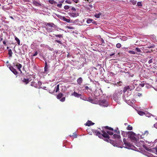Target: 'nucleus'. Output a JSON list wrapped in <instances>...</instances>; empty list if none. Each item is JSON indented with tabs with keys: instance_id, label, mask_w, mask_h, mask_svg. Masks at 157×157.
Wrapping results in <instances>:
<instances>
[{
	"instance_id": "nucleus-1",
	"label": "nucleus",
	"mask_w": 157,
	"mask_h": 157,
	"mask_svg": "<svg viewBox=\"0 0 157 157\" xmlns=\"http://www.w3.org/2000/svg\"><path fill=\"white\" fill-rule=\"evenodd\" d=\"M102 132L103 133L102 134L101 133L99 132L98 131H95L94 133L97 136H98L100 138H102V137L108 139L109 138V135L105 131H102Z\"/></svg>"
},
{
	"instance_id": "nucleus-2",
	"label": "nucleus",
	"mask_w": 157,
	"mask_h": 157,
	"mask_svg": "<svg viewBox=\"0 0 157 157\" xmlns=\"http://www.w3.org/2000/svg\"><path fill=\"white\" fill-rule=\"evenodd\" d=\"M122 91L121 90L120 91H119L117 93H116L114 94L113 96V98L114 100L116 101L117 103H118V104H119L120 103L119 100L121 98V95L122 93Z\"/></svg>"
},
{
	"instance_id": "nucleus-3",
	"label": "nucleus",
	"mask_w": 157,
	"mask_h": 157,
	"mask_svg": "<svg viewBox=\"0 0 157 157\" xmlns=\"http://www.w3.org/2000/svg\"><path fill=\"white\" fill-rule=\"evenodd\" d=\"M46 29L47 32H51L53 31V29L52 28H54L55 26V24L52 23H48L46 24Z\"/></svg>"
},
{
	"instance_id": "nucleus-4",
	"label": "nucleus",
	"mask_w": 157,
	"mask_h": 157,
	"mask_svg": "<svg viewBox=\"0 0 157 157\" xmlns=\"http://www.w3.org/2000/svg\"><path fill=\"white\" fill-rule=\"evenodd\" d=\"M114 133H116L117 134H114L113 136V138L114 139H116L119 140L121 138L120 131L118 130V128L115 130L113 129Z\"/></svg>"
},
{
	"instance_id": "nucleus-5",
	"label": "nucleus",
	"mask_w": 157,
	"mask_h": 157,
	"mask_svg": "<svg viewBox=\"0 0 157 157\" xmlns=\"http://www.w3.org/2000/svg\"><path fill=\"white\" fill-rule=\"evenodd\" d=\"M98 104L105 107L107 106L108 105V102L105 100H99Z\"/></svg>"
},
{
	"instance_id": "nucleus-6",
	"label": "nucleus",
	"mask_w": 157,
	"mask_h": 157,
	"mask_svg": "<svg viewBox=\"0 0 157 157\" xmlns=\"http://www.w3.org/2000/svg\"><path fill=\"white\" fill-rule=\"evenodd\" d=\"M59 85L58 84L54 88H53V87H52L51 89L49 90V92L51 93H54L55 91V89H56V92H57L59 90Z\"/></svg>"
},
{
	"instance_id": "nucleus-7",
	"label": "nucleus",
	"mask_w": 157,
	"mask_h": 157,
	"mask_svg": "<svg viewBox=\"0 0 157 157\" xmlns=\"http://www.w3.org/2000/svg\"><path fill=\"white\" fill-rule=\"evenodd\" d=\"M13 64L14 67H15L16 66L17 67V68L19 71H20L21 72H22L21 70V68L22 67V66L21 64H20L19 63L16 62V63H13Z\"/></svg>"
},
{
	"instance_id": "nucleus-8",
	"label": "nucleus",
	"mask_w": 157,
	"mask_h": 157,
	"mask_svg": "<svg viewBox=\"0 0 157 157\" xmlns=\"http://www.w3.org/2000/svg\"><path fill=\"white\" fill-rule=\"evenodd\" d=\"M135 134L132 132H128V137L132 140H134L135 138Z\"/></svg>"
},
{
	"instance_id": "nucleus-9",
	"label": "nucleus",
	"mask_w": 157,
	"mask_h": 157,
	"mask_svg": "<svg viewBox=\"0 0 157 157\" xmlns=\"http://www.w3.org/2000/svg\"><path fill=\"white\" fill-rule=\"evenodd\" d=\"M9 69L15 75H17L18 74V72L12 66H10L9 67Z\"/></svg>"
},
{
	"instance_id": "nucleus-10",
	"label": "nucleus",
	"mask_w": 157,
	"mask_h": 157,
	"mask_svg": "<svg viewBox=\"0 0 157 157\" xmlns=\"http://www.w3.org/2000/svg\"><path fill=\"white\" fill-rule=\"evenodd\" d=\"M123 141L126 148H128L131 147V144L130 143L127 142L125 138L123 139Z\"/></svg>"
},
{
	"instance_id": "nucleus-11",
	"label": "nucleus",
	"mask_w": 157,
	"mask_h": 157,
	"mask_svg": "<svg viewBox=\"0 0 157 157\" xmlns=\"http://www.w3.org/2000/svg\"><path fill=\"white\" fill-rule=\"evenodd\" d=\"M123 99L126 102H129L128 101H130V99L127 95H124L123 97Z\"/></svg>"
},
{
	"instance_id": "nucleus-12",
	"label": "nucleus",
	"mask_w": 157,
	"mask_h": 157,
	"mask_svg": "<svg viewBox=\"0 0 157 157\" xmlns=\"http://www.w3.org/2000/svg\"><path fill=\"white\" fill-rule=\"evenodd\" d=\"M21 80L22 82L26 85L28 84L30 81L29 79L28 78H21Z\"/></svg>"
},
{
	"instance_id": "nucleus-13",
	"label": "nucleus",
	"mask_w": 157,
	"mask_h": 157,
	"mask_svg": "<svg viewBox=\"0 0 157 157\" xmlns=\"http://www.w3.org/2000/svg\"><path fill=\"white\" fill-rule=\"evenodd\" d=\"M71 95L72 96H74L78 98L82 96L81 94H78L75 91L73 93L71 94Z\"/></svg>"
},
{
	"instance_id": "nucleus-14",
	"label": "nucleus",
	"mask_w": 157,
	"mask_h": 157,
	"mask_svg": "<svg viewBox=\"0 0 157 157\" xmlns=\"http://www.w3.org/2000/svg\"><path fill=\"white\" fill-rule=\"evenodd\" d=\"M94 123L92 122L91 121L88 120L86 124V125L88 126L94 124Z\"/></svg>"
},
{
	"instance_id": "nucleus-15",
	"label": "nucleus",
	"mask_w": 157,
	"mask_h": 157,
	"mask_svg": "<svg viewBox=\"0 0 157 157\" xmlns=\"http://www.w3.org/2000/svg\"><path fill=\"white\" fill-rule=\"evenodd\" d=\"M83 80L81 77H79L77 80V83L79 85H81L82 83Z\"/></svg>"
},
{
	"instance_id": "nucleus-16",
	"label": "nucleus",
	"mask_w": 157,
	"mask_h": 157,
	"mask_svg": "<svg viewBox=\"0 0 157 157\" xmlns=\"http://www.w3.org/2000/svg\"><path fill=\"white\" fill-rule=\"evenodd\" d=\"M68 14L70 16L72 17H75L77 16L75 13L69 12L68 13Z\"/></svg>"
},
{
	"instance_id": "nucleus-17",
	"label": "nucleus",
	"mask_w": 157,
	"mask_h": 157,
	"mask_svg": "<svg viewBox=\"0 0 157 157\" xmlns=\"http://www.w3.org/2000/svg\"><path fill=\"white\" fill-rule=\"evenodd\" d=\"M127 87L128 88V90L129 91H131L132 90L134 89L135 88L134 86L132 85L127 86Z\"/></svg>"
},
{
	"instance_id": "nucleus-18",
	"label": "nucleus",
	"mask_w": 157,
	"mask_h": 157,
	"mask_svg": "<svg viewBox=\"0 0 157 157\" xmlns=\"http://www.w3.org/2000/svg\"><path fill=\"white\" fill-rule=\"evenodd\" d=\"M93 20L89 19L87 20L86 22L88 24H90L91 22H92L93 23H94L95 22L94 21L93 22Z\"/></svg>"
},
{
	"instance_id": "nucleus-19",
	"label": "nucleus",
	"mask_w": 157,
	"mask_h": 157,
	"mask_svg": "<svg viewBox=\"0 0 157 157\" xmlns=\"http://www.w3.org/2000/svg\"><path fill=\"white\" fill-rule=\"evenodd\" d=\"M62 20H63L64 21H65L68 23H69L70 22V19H67L64 17H62Z\"/></svg>"
},
{
	"instance_id": "nucleus-20",
	"label": "nucleus",
	"mask_w": 157,
	"mask_h": 157,
	"mask_svg": "<svg viewBox=\"0 0 157 157\" xmlns=\"http://www.w3.org/2000/svg\"><path fill=\"white\" fill-rule=\"evenodd\" d=\"M98 101H99L97 99L95 98V99H93L92 103L98 104Z\"/></svg>"
},
{
	"instance_id": "nucleus-21",
	"label": "nucleus",
	"mask_w": 157,
	"mask_h": 157,
	"mask_svg": "<svg viewBox=\"0 0 157 157\" xmlns=\"http://www.w3.org/2000/svg\"><path fill=\"white\" fill-rule=\"evenodd\" d=\"M63 96V94L60 93H59L57 95V98L58 99H60Z\"/></svg>"
},
{
	"instance_id": "nucleus-22",
	"label": "nucleus",
	"mask_w": 157,
	"mask_h": 157,
	"mask_svg": "<svg viewBox=\"0 0 157 157\" xmlns=\"http://www.w3.org/2000/svg\"><path fill=\"white\" fill-rule=\"evenodd\" d=\"M107 133L109 134L110 135H113L114 132L113 131H111L110 130H108L106 131Z\"/></svg>"
},
{
	"instance_id": "nucleus-23",
	"label": "nucleus",
	"mask_w": 157,
	"mask_h": 157,
	"mask_svg": "<svg viewBox=\"0 0 157 157\" xmlns=\"http://www.w3.org/2000/svg\"><path fill=\"white\" fill-rule=\"evenodd\" d=\"M8 54L9 57H11L12 56V55L13 54L12 50L11 49H9L8 51Z\"/></svg>"
},
{
	"instance_id": "nucleus-24",
	"label": "nucleus",
	"mask_w": 157,
	"mask_h": 157,
	"mask_svg": "<svg viewBox=\"0 0 157 157\" xmlns=\"http://www.w3.org/2000/svg\"><path fill=\"white\" fill-rule=\"evenodd\" d=\"M138 114L140 116H143L145 114V113L144 112L142 111H138Z\"/></svg>"
},
{
	"instance_id": "nucleus-25",
	"label": "nucleus",
	"mask_w": 157,
	"mask_h": 157,
	"mask_svg": "<svg viewBox=\"0 0 157 157\" xmlns=\"http://www.w3.org/2000/svg\"><path fill=\"white\" fill-rule=\"evenodd\" d=\"M130 2L132 4L134 5H136L137 2L135 0H130Z\"/></svg>"
},
{
	"instance_id": "nucleus-26",
	"label": "nucleus",
	"mask_w": 157,
	"mask_h": 157,
	"mask_svg": "<svg viewBox=\"0 0 157 157\" xmlns=\"http://www.w3.org/2000/svg\"><path fill=\"white\" fill-rule=\"evenodd\" d=\"M70 136L71 137H74V138H76L77 137V135L75 132L73 133L72 135H70Z\"/></svg>"
},
{
	"instance_id": "nucleus-27",
	"label": "nucleus",
	"mask_w": 157,
	"mask_h": 157,
	"mask_svg": "<svg viewBox=\"0 0 157 157\" xmlns=\"http://www.w3.org/2000/svg\"><path fill=\"white\" fill-rule=\"evenodd\" d=\"M15 40L17 41L18 44L19 45H20V40L17 37H15Z\"/></svg>"
},
{
	"instance_id": "nucleus-28",
	"label": "nucleus",
	"mask_w": 157,
	"mask_h": 157,
	"mask_svg": "<svg viewBox=\"0 0 157 157\" xmlns=\"http://www.w3.org/2000/svg\"><path fill=\"white\" fill-rule=\"evenodd\" d=\"M127 129L128 130H131L132 129V127L130 125H128L127 127Z\"/></svg>"
},
{
	"instance_id": "nucleus-29",
	"label": "nucleus",
	"mask_w": 157,
	"mask_h": 157,
	"mask_svg": "<svg viewBox=\"0 0 157 157\" xmlns=\"http://www.w3.org/2000/svg\"><path fill=\"white\" fill-rule=\"evenodd\" d=\"M128 52L131 54L133 55H135L137 54L136 52L132 51L129 50L128 51Z\"/></svg>"
},
{
	"instance_id": "nucleus-30",
	"label": "nucleus",
	"mask_w": 157,
	"mask_h": 157,
	"mask_svg": "<svg viewBox=\"0 0 157 157\" xmlns=\"http://www.w3.org/2000/svg\"><path fill=\"white\" fill-rule=\"evenodd\" d=\"M101 14L100 13H99L98 14H96L94 15V17L97 18H99L100 17V16L101 15Z\"/></svg>"
},
{
	"instance_id": "nucleus-31",
	"label": "nucleus",
	"mask_w": 157,
	"mask_h": 157,
	"mask_svg": "<svg viewBox=\"0 0 157 157\" xmlns=\"http://www.w3.org/2000/svg\"><path fill=\"white\" fill-rule=\"evenodd\" d=\"M105 128L106 129H109V130L113 131V129L112 128L109 127L108 126H106L105 127Z\"/></svg>"
},
{
	"instance_id": "nucleus-32",
	"label": "nucleus",
	"mask_w": 157,
	"mask_h": 157,
	"mask_svg": "<svg viewBox=\"0 0 157 157\" xmlns=\"http://www.w3.org/2000/svg\"><path fill=\"white\" fill-rule=\"evenodd\" d=\"M93 99H92L91 97H89L88 98V101L91 103H93Z\"/></svg>"
},
{
	"instance_id": "nucleus-33",
	"label": "nucleus",
	"mask_w": 157,
	"mask_h": 157,
	"mask_svg": "<svg viewBox=\"0 0 157 157\" xmlns=\"http://www.w3.org/2000/svg\"><path fill=\"white\" fill-rule=\"evenodd\" d=\"M54 35L57 37H59V38H63V35L61 34H59V35H56L55 34Z\"/></svg>"
},
{
	"instance_id": "nucleus-34",
	"label": "nucleus",
	"mask_w": 157,
	"mask_h": 157,
	"mask_svg": "<svg viewBox=\"0 0 157 157\" xmlns=\"http://www.w3.org/2000/svg\"><path fill=\"white\" fill-rule=\"evenodd\" d=\"M109 74L110 76H113L115 75L113 72H109Z\"/></svg>"
},
{
	"instance_id": "nucleus-35",
	"label": "nucleus",
	"mask_w": 157,
	"mask_h": 157,
	"mask_svg": "<svg viewBox=\"0 0 157 157\" xmlns=\"http://www.w3.org/2000/svg\"><path fill=\"white\" fill-rule=\"evenodd\" d=\"M116 46L117 48H120L121 47V44L120 43H117L116 44Z\"/></svg>"
},
{
	"instance_id": "nucleus-36",
	"label": "nucleus",
	"mask_w": 157,
	"mask_h": 157,
	"mask_svg": "<svg viewBox=\"0 0 157 157\" xmlns=\"http://www.w3.org/2000/svg\"><path fill=\"white\" fill-rule=\"evenodd\" d=\"M127 86H125L124 88L123 92L124 93L126 92L128 90V89Z\"/></svg>"
},
{
	"instance_id": "nucleus-37",
	"label": "nucleus",
	"mask_w": 157,
	"mask_h": 157,
	"mask_svg": "<svg viewBox=\"0 0 157 157\" xmlns=\"http://www.w3.org/2000/svg\"><path fill=\"white\" fill-rule=\"evenodd\" d=\"M137 5L139 6H142V2H138L137 3Z\"/></svg>"
},
{
	"instance_id": "nucleus-38",
	"label": "nucleus",
	"mask_w": 157,
	"mask_h": 157,
	"mask_svg": "<svg viewBox=\"0 0 157 157\" xmlns=\"http://www.w3.org/2000/svg\"><path fill=\"white\" fill-rule=\"evenodd\" d=\"M67 28L69 29H75V28L72 26H67Z\"/></svg>"
},
{
	"instance_id": "nucleus-39",
	"label": "nucleus",
	"mask_w": 157,
	"mask_h": 157,
	"mask_svg": "<svg viewBox=\"0 0 157 157\" xmlns=\"http://www.w3.org/2000/svg\"><path fill=\"white\" fill-rule=\"evenodd\" d=\"M69 8H70V6L68 5L65 6L64 7V8L65 10H68Z\"/></svg>"
},
{
	"instance_id": "nucleus-40",
	"label": "nucleus",
	"mask_w": 157,
	"mask_h": 157,
	"mask_svg": "<svg viewBox=\"0 0 157 157\" xmlns=\"http://www.w3.org/2000/svg\"><path fill=\"white\" fill-rule=\"evenodd\" d=\"M136 51L137 52H141V50L139 48H136Z\"/></svg>"
},
{
	"instance_id": "nucleus-41",
	"label": "nucleus",
	"mask_w": 157,
	"mask_h": 157,
	"mask_svg": "<svg viewBox=\"0 0 157 157\" xmlns=\"http://www.w3.org/2000/svg\"><path fill=\"white\" fill-rule=\"evenodd\" d=\"M65 2L69 4H71V2L70 0H66L65 1Z\"/></svg>"
},
{
	"instance_id": "nucleus-42",
	"label": "nucleus",
	"mask_w": 157,
	"mask_h": 157,
	"mask_svg": "<svg viewBox=\"0 0 157 157\" xmlns=\"http://www.w3.org/2000/svg\"><path fill=\"white\" fill-rule=\"evenodd\" d=\"M65 97H63L60 100V101L62 102H63L65 101Z\"/></svg>"
},
{
	"instance_id": "nucleus-43",
	"label": "nucleus",
	"mask_w": 157,
	"mask_h": 157,
	"mask_svg": "<svg viewBox=\"0 0 157 157\" xmlns=\"http://www.w3.org/2000/svg\"><path fill=\"white\" fill-rule=\"evenodd\" d=\"M57 6L59 8H61L62 6V4L61 3L58 4L57 5Z\"/></svg>"
},
{
	"instance_id": "nucleus-44",
	"label": "nucleus",
	"mask_w": 157,
	"mask_h": 157,
	"mask_svg": "<svg viewBox=\"0 0 157 157\" xmlns=\"http://www.w3.org/2000/svg\"><path fill=\"white\" fill-rule=\"evenodd\" d=\"M82 99L84 100L87 101H88V98H86L85 97H83V98H82Z\"/></svg>"
},
{
	"instance_id": "nucleus-45",
	"label": "nucleus",
	"mask_w": 157,
	"mask_h": 157,
	"mask_svg": "<svg viewBox=\"0 0 157 157\" xmlns=\"http://www.w3.org/2000/svg\"><path fill=\"white\" fill-rule=\"evenodd\" d=\"M55 41L56 42H57V43H59L60 44H62V43L61 41H60V40H56Z\"/></svg>"
},
{
	"instance_id": "nucleus-46",
	"label": "nucleus",
	"mask_w": 157,
	"mask_h": 157,
	"mask_svg": "<svg viewBox=\"0 0 157 157\" xmlns=\"http://www.w3.org/2000/svg\"><path fill=\"white\" fill-rule=\"evenodd\" d=\"M140 85L141 87H143L144 86L145 84H144V82H143V83H142L141 84H140Z\"/></svg>"
},
{
	"instance_id": "nucleus-47",
	"label": "nucleus",
	"mask_w": 157,
	"mask_h": 157,
	"mask_svg": "<svg viewBox=\"0 0 157 157\" xmlns=\"http://www.w3.org/2000/svg\"><path fill=\"white\" fill-rule=\"evenodd\" d=\"M153 62V60L152 59H150L149 61H148V63L149 64L152 63Z\"/></svg>"
},
{
	"instance_id": "nucleus-48",
	"label": "nucleus",
	"mask_w": 157,
	"mask_h": 157,
	"mask_svg": "<svg viewBox=\"0 0 157 157\" xmlns=\"http://www.w3.org/2000/svg\"><path fill=\"white\" fill-rule=\"evenodd\" d=\"M44 70L45 72L47 71L48 70V67H44Z\"/></svg>"
},
{
	"instance_id": "nucleus-49",
	"label": "nucleus",
	"mask_w": 157,
	"mask_h": 157,
	"mask_svg": "<svg viewBox=\"0 0 157 157\" xmlns=\"http://www.w3.org/2000/svg\"><path fill=\"white\" fill-rule=\"evenodd\" d=\"M38 54V52L37 51H36L35 52V53L33 55V56H36Z\"/></svg>"
},
{
	"instance_id": "nucleus-50",
	"label": "nucleus",
	"mask_w": 157,
	"mask_h": 157,
	"mask_svg": "<svg viewBox=\"0 0 157 157\" xmlns=\"http://www.w3.org/2000/svg\"><path fill=\"white\" fill-rule=\"evenodd\" d=\"M71 10L75 11H76V9L74 7H72L71 8Z\"/></svg>"
},
{
	"instance_id": "nucleus-51",
	"label": "nucleus",
	"mask_w": 157,
	"mask_h": 157,
	"mask_svg": "<svg viewBox=\"0 0 157 157\" xmlns=\"http://www.w3.org/2000/svg\"><path fill=\"white\" fill-rule=\"evenodd\" d=\"M75 3H78V0H72Z\"/></svg>"
},
{
	"instance_id": "nucleus-52",
	"label": "nucleus",
	"mask_w": 157,
	"mask_h": 157,
	"mask_svg": "<svg viewBox=\"0 0 157 157\" xmlns=\"http://www.w3.org/2000/svg\"><path fill=\"white\" fill-rule=\"evenodd\" d=\"M155 45H151V46H150V47H148V48H154V47H155Z\"/></svg>"
},
{
	"instance_id": "nucleus-53",
	"label": "nucleus",
	"mask_w": 157,
	"mask_h": 157,
	"mask_svg": "<svg viewBox=\"0 0 157 157\" xmlns=\"http://www.w3.org/2000/svg\"><path fill=\"white\" fill-rule=\"evenodd\" d=\"M154 127L155 128H157V122L156 123H155V124H154Z\"/></svg>"
},
{
	"instance_id": "nucleus-54",
	"label": "nucleus",
	"mask_w": 157,
	"mask_h": 157,
	"mask_svg": "<svg viewBox=\"0 0 157 157\" xmlns=\"http://www.w3.org/2000/svg\"><path fill=\"white\" fill-rule=\"evenodd\" d=\"M148 134V132L147 131H146L145 132V133H144V134H146V135H147Z\"/></svg>"
},
{
	"instance_id": "nucleus-55",
	"label": "nucleus",
	"mask_w": 157,
	"mask_h": 157,
	"mask_svg": "<svg viewBox=\"0 0 157 157\" xmlns=\"http://www.w3.org/2000/svg\"><path fill=\"white\" fill-rule=\"evenodd\" d=\"M38 85H40V86L42 84V82L40 81L38 82Z\"/></svg>"
},
{
	"instance_id": "nucleus-56",
	"label": "nucleus",
	"mask_w": 157,
	"mask_h": 157,
	"mask_svg": "<svg viewBox=\"0 0 157 157\" xmlns=\"http://www.w3.org/2000/svg\"><path fill=\"white\" fill-rule=\"evenodd\" d=\"M48 67L47 63V62H45V67Z\"/></svg>"
},
{
	"instance_id": "nucleus-57",
	"label": "nucleus",
	"mask_w": 157,
	"mask_h": 157,
	"mask_svg": "<svg viewBox=\"0 0 157 157\" xmlns=\"http://www.w3.org/2000/svg\"><path fill=\"white\" fill-rule=\"evenodd\" d=\"M3 44L5 45V46H6V41H4L3 42Z\"/></svg>"
},
{
	"instance_id": "nucleus-58",
	"label": "nucleus",
	"mask_w": 157,
	"mask_h": 157,
	"mask_svg": "<svg viewBox=\"0 0 157 157\" xmlns=\"http://www.w3.org/2000/svg\"><path fill=\"white\" fill-rule=\"evenodd\" d=\"M142 95V94H141L140 93H138V96H140Z\"/></svg>"
},
{
	"instance_id": "nucleus-59",
	"label": "nucleus",
	"mask_w": 157,
	"mask_h": 157,
	"mask_svg": "<svg viewBox=\"0 0 157 157\" xmlns=\"http://www.w3.org/2000/svg\"><path fill=\"white\" fill-rule=\"evenodd\" d=\"M85 90H88L89 88L88 86H85Z\"/></svg>"
},
{
	"instance_id": "nucleus-60",
	"label": "nucleus",
	"mask_w": 157,
	"mask_h": 157,
	"mask_svg": "<svg viewBox=\"0 0 157 157\" xmlns=\"http://www.w3.org/2000/svg\"><path fill=\"white\" fill-rule=\"evenodd\" d=\"M88 6L90 7L91 8H93V6L91 4H89L88 5Z\"/></svg>"
},
{
	"instance_id": "nucleus-61",
	"label": "nucleus",
	"mask_w": 157,
	"mask_h": 157,
	"mask_svg": "<svg viewBox=\"0 0 157 157\" xmlns=\"http://www.w3.org/2000/svg\"><path fill=\"white\" fill-rule=\"evenodd\" d=\"M64 2V0H62V1L59 2L60 3H61L62 4V3H63Z\"/></svg>"
},
{
	"instance_id": "nucleus-62",
	"label": "nucleus",
	"mask_w": 157,
	"mask_h": 157,
	"mask_svg": "<svg viewBox=\"0 0 157 157\" xmlns=\"http://www.w3.org/2000/svg\"><path fill=\"white\" fill-rule=\"evenodd\" d=\"M155 153L157 154V147H156L155 148Z\"/></svg>"
},
{
	"instance_id": "nucleus-63",
	"label": "nucleus",
	"mask_w": 157,
	"mask_h": 157,
	"mask_svg": "<svg viewBox=\"0 0 157 157\" xmlns=\"http://www.w3.org/2000/svg\"><path fill=\"white\" fill-rule=\"evenodd\" d=\"M115 53H112V54H109V56H112L113 55H114Z\"/></svg>"
},
{
	"instance_id": "nucleus-64",
	"label": "nucleus",
	"mask_w": 157,
	"mask_h": 157,
	"mask_svg": "<svg viewBox=\"0 0 157 157\" xmlns=\"http://www.w3.org/2000/svg\"><path fill=\"white\" fill-rule=\"evenodd\" d=\"M98 91V90H96V92H95V95L96 96H98V95H97L96 94V93Z\"/></svg>"
}]
</instances>
